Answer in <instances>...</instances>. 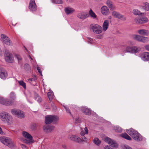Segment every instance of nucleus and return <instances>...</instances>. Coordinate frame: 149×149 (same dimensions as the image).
<instances>
[{
  "instance_id": "obj_50",
  "label": "nucleus",
  "mask_w": 149,
  "mask_h": 149,
  "mask_svg": "<svg viewBox=\"0 0 149 149\" xmlns=\"http://www.w3.org/2000/svg\"><path fill=\"white\" fill-rule=\"evenodd\" d=\"M85 132V134H87L88 133V128L87 127H85L84 128V130Z\"/></svg>"
},
{
  "instance_id": "obj_45",
  "label": "nucleus",
  "mask_w": 149,
  "mask_h": 149,
  "mask_svg": "<svg viewBox=\"0 0 149 149\" xmlns=\"http://www.w3.org/2000/svg\"><path fill=\"white\" fill-rule=\"evenodd\" d=\"M81 122L80 119L79 118H76L75 120V122L76 123H80Z\"/></svg>"
},
{
  "instance_id": "obj_21",
  "label": "nucleus",
  "mask_w": 149,
  "mask_h": 149,
  "mask_svg": "<svg viewBox=\"0 0 149 149\" xmlns=\"http://www.w3.org/2000/svg\"><path fill=\"white\" fill-rule=\"evenodd\" d=\"M138 33L141 35L148 36L149 35V31L145 29H140L138 31Z\"/></svg>"
},
{
  "instance_id": "obj_34",
  "label": "nucleus",
  "mask_w": 149,
  "mask_h": 149,
  "mask_svg": "<svg viewBox=\"0 0 149 149\" xmlns=\"http://www.w3.org/2000/svg\"><path fill=\"white\" fill-rule=\"evenodd\" d=\"M142 36L138 35H134L133 36V38L138 41L141 42Z\"/></svg>"
},
{
  "instance_id": "obj_59",
  "label": "nucleus",
  "mask_w": 149,
  "mask_h": 149,
  "mask_svg": "<svg viewBox=\"0 0 149 149\" xmlns=\"http://www.w3.org/2000/svg\"><path fill=\"white\" fill-rule=\"evenodd\" d=\"M29 57L32 60H33V59L31 57V56L30 55L29 56Z\"/></svg>"
},
{
  "instance_id": "obj_5",
  "label": "nucleus",
  "mask_w": 149,
  "mask_h": 149,
  "mask_svg": "<svg viewBox=\"0 0 149 149\" xmlns=\"http://www.w3.org/2000/svg\"><path fill=\"white\" fill-rule=\"evenodd\" d=\"M59 120L58 116L54 115H48L45 117V123L49 124L52 122L57 121Z\"/></svg>"
},
{
  "instance_id": "obj_37",
  "label": "nucleus",
  "mask_w": 149,
  "mask_h": 149,
  "mask_svg": "<svg viewBox=\"0 0 149 149\" xmlns=\"http://www.w3.org/2000/svg\"><path fill=\"white\" fill-rule=\"evenodd\" d=\"M133 13L135 15H139L141 14V12L139 10L136 9L133 10Z\"/></svg>"
},
{
  "instance_id": "obj_24",
  "label": "nucleus",
  "mask_w": 149,
  "mask_h": 149,
  "mask_svg": "<svg viewBox=\"0 0 149 149\" xmlns=\"http://www.w3.org/2000/svg\"><path fill=\"white\" fill-rule=\"evenodd\" d=\"M64 10L65 13L67 15L72 14L74 11V9L69 7L65 8Z\"/></svg>"
},
{
  "instance_id": "obj_33",
  "label": "nucleus",
  "mask_w": 149,
  "mask_h": 149,
  "mask_svg": "<svg viewBox=\"0 0 149 149\" xmlns=\"http://www.w3.org/2000/svg\"><path fill=\"white\" fill-rule=\"evenodd\" d=\"M47 95L49 100V102H50L54 97L53 93L52 92H49L47 93Z\"/></svg>"
},
{
  "instance_id": "obj_2",
  "label": "nucleus",
  "mask_w": 149,
  "mask_h": 149,
  "mask_svg": "<svg viewBox=\"0 0 149 149\" xmlns=\"http://www.w3.org/2000/svg\"><path fill=\"white\" fill-rule=\"evenodd\" d=\"M127 132L135 141H140L142 139L141 136L132 128L127 130Z\"/></svg>"
},
{
  "instance_id": "obj_48",
  "label": "nucleus",
  "mask_w": 149,
  "mask_h": 149,
  "mask_svg": "<svg viewBox=\"0 0 149 149\" xmlns=\"http://www.w3.org/2000/svg\"><path fill=\"white\" fill-rule=\"evenodd\" d=\"M144 47L146 50L149 52V44L145 45Z\"/></svg>"
},
{
  "instance_id": "obj_15",
  "label": "nucleus",
  "mask_w": 149,
  "mask_h": 149,
  "mask_svg": "<svg viewBox=\"0 0 149 149\" xmlns=\"http://www.w3.org/2000/svg\"><path fill=\"white\" fill-rule=\"evenodd\" d=\"M29 8L31 11H35L37 9V6L34 0H31Z\"/></svg>"
},
{
  "instance_id": "obj_3",
  "label": "nucleus",
  "mask_w": 149,
  "mask_h": 149,
  "mask_svg": "<svg viewBox=\"0 0 149 149\" xmlns=\"http://www.w3.org/2000/svg\"><path fill=\"white\" fill-rule=\"evenodd\" d=\"M0 141L11 148H13L14 147V145L11 139L7 137L4 136L0 137Z\"/></svg>"
},
{
  "instance_id": "obj_8",
  "label": "nucleus",
  "mask_w": 149,
  "mask_h": 149,
  "mask_svg": "<svg viewBox=\"0 0 149 149\" xmlns=\"http://www.w3.org/2000/svg\"><path fill=\"white\" fill-rule=\"evenodd\" d=\"M6 61L9 63H12L14 60L12 55L8 51L6 50L4 54Z\"/></svg>"
},
{
  "instance_id": "obj_60",
  "label": "nucleus",
  "mask_w": 149,
  "mask_h": 149,
  "mask_svg": "<svg viewBox=\"0 0 149 149\" xmlns=\"http://www.w3.org/2000/svg\"><path fill=\"white\" fill-rule=\"evenodd\" d=\"M103 123H106L107 122V121H106L105 120H103Z\"/></svg>"
},
{
  "instance_id": "obj_26",
  "label": "nucleus",
  "mask_w": 149,
  "mask_h": 149,
  "mask_svg": "<svg viewBox=\"0 0 149 149\" xmlns=\"http://www.w3.org/2000/svg\"><path fill=\"white\" fill-rule=\"evenodd\" d=\"M106 4L111 10H113L115 9V7L113 5L112 2L111 1L107 0L106 2Z\"/></svg>"
},
{
  "instance_id": "obj_44",
  "label": "nucleus",
  "mask_w": 149,
  "mask_h": 149,
  "mask_svg": "<svg viewBox=\"0 0 149 149\" xmlns=\"http://www.w3.org/2000/svg\"><path fill=\"white\" fill-rule=\"evenodd\" d=\"M122 149H132V148L128 146L125 145L122 147Z\"/></svg>"
},
{
  "instance_id": "obj_4",
  "label": "nucleus",
  "mask_w": 149,
  "mask_h": 149,
  "mask_svg": "<svg viewBox=\"0 0 149 149\" xmlns=\"http://www.w3.org/2000/svg\"><path fill=\"white\" fill-rule=\"evenodd\" d=\"M11 112L13 115L19 118H24L25 117L24 113L23 111L18 109H13Z\"/></svg>"
},
{
  "instance_id": "obj_22",
  "label": "nucleus",
  "mask_w": 149,
  "mask_h": 149,
  "mask_svg": "<svg viewBox=\"0 0 149 149\" xmlns=\"http://www.w3.org/2000/svg\"><path fill=\"white\" fill-rule=\"evenodd\" d=\"M141 50L140 47L136 46H132L131 53L135 54L139 52Z\"/></svg>"
},
{
  "instance_id": "obj_30",
  "label": "nucleus",
  "mask_w": 149,
  "mask_h": 149,
  "mask_svg": "<svg viewBox=\"0 0 149 149\" xmlns=\"http://www.w3.org/2000/svg\"><path fill=\"white\" fill-rule=\"evenodd\" d=\"M34 98L35 100H36L39 102H40L42 101L41 97L37 93L35 94Z\"/></svg>"
},
{
  "instance_id": "obj_10",
  "label": "nucleus",
  "mask_w": 149,
  "mask_h": 149,
  "mask_svg": "<svg viewBox=\"0 0 149 149\" xmlns=\"http://www.w3.org/2000/svg\"><path fill=\"white\" fill-rule=\"evenodd\" d=\"M22 134L25 138L28 139L29 140H26L25 142L27 144H30L33 142L32 141V136L28 132L25 131L22 132Z\"/></svg>"
},
{
  "instance_id": "obj_6",
  "label": "nucleus",
  "mask_w": 149,
  "mask_h": 149,
  "mask_svg": "<svg viewBox=\"0 0 149 149\" xmlns=\"http://www.w3.org/2000/svg\"><path fill=\"white\" fill-rule=\"evenodd\" d=\"M91 31L97 34L100 33L102 32V29L101 26L95 24H92L90 26Z\"/></svg>"
},
{
  "instance_id": "obj_23",
  "label": "nucleus",
  "mask_w": 149,
  "mask_h": 149,
  "mask_svg": "<svg viewBox=\"0 0 149 149\" xmlns=\"http://www.w3.org/2000/svg\"><path fill=\"white\" fill-rule=\"evenodd\" d=\"M88 15V17L89 16L91 18L93 19H97V15L92 9H90L89 11Z\"/></svg>"
},
{
  "instance_id": "obj_20",
  "label": "nucleus",
  "mask_w": 149,
  "mask_h": 149,
  "mask_svg": "<svg viewBox=\"0 0 149 149\" xmlns=\"http://www.w3.org/2000/svg\"><path fill=\"white\" fill-rule=\"evenodd\" d=\"M13 100H9L7 99H5L3 105L6 106H10L14 104Z\"/></svg>"
},
{
  "instance_id": "obj_40",
  "label": "nucleus",
  "mask_w": 149,
  "mask_h": 149,
  "mask_svg": "<svg viewBox=\"0 0 149 149\" xmlns=\"http://www.w3.org/2000/svg\"><path fill=\"white\" fill-rule=\"evenodd\" d=\"M88 141V139L85 136H84L81 138H80V140L79 141V143H81L83 142H87Z\"/></svg>"
},
{
  "instance_id": "obj_58",
  "label": "nucleus",
  "mask_w": 149,
  "mask_h": 149,
  "mask_svg": "<svg viewBox=\"0 0 149 149\" xmlns=\"http://www.w3.org/2000/svg\"><path fill=\"white\" fill-rule=\"evenodd\" d=\"M112 17L111 16H109L108 17V19L109 20H111V19Z\"/></svg>"
},
{
  "instance_id": "obj_17",
  "label": "nucleus",
  "mask_w": 149,
  "mask_h": 149,
  "mask_svg": "<svg viewBox=\"0 0 149 149\" xmlns=\"http://www.w3.org/2000/svg\"><path fill=\"white\" fill-rule=\"evenodd\" d=\"M77 17L81 19L84 20L88 17V15L85 13L80 12L77 14Z\"/></svg>"
},
{
  "instance_id": "obj_27",
  "label": "nucleus",
  "mask_w": 149,
  "mask_h": 149,
  "mask_svg": "<svg viewBox=\"0 0 149 149\" xmlns=\"http://www.w3.org/2000/svg\"><path fill=\"white\" fill-rule=\"evenodd\" d=\"M110 13V11L108 8L105 6H103V15H108Z\"/></svg>"
},
{
  "instance_id": "obj_31",
  "label": "nucleus",
  "mask_w": 149,
  "mask_h": 149,
  "mask_svg": "<svg viewBox=\"0 0 149 149\" xmlns=\"http://www.w3.org/2000/svg\"><path fill=\"white\" fill-rule=\"evenodd\" d=\"M10 100H13L14 102V103L15 100L16 99V97L15 94L14 92H12L10 93Z\"/></svg>"
},
{
  "instance_id": "obj_64",
  "label": "nucleus",
  "mask_w": 149,
  "mask_h": 149,
  "mask_svg": "<svg viewBox=\"0 0 149 149\" xmlns=\"http://www.w3.org/2000/svg\"><path fill=\"white\" fill-rule=\"evenodd\" d=\"M25 49H26V48L25 47Z\"/></svg>"
},
{
  "instance_id": "obj_55",
  "label": "nucleus",
  "mask_w": 149,
  "mask_h": 149,
  "mask_svg": "<svg viewBox=\"0 0 149 149\" xmlns=\"http://www.w3.org/2000/svg\"><path fill=\"white\" fill-rule=\"evenodd\" d=\"M21 147L23 149H26V146H24V145L23 144H21Z\"/></svg>"
},
{
  "instance_id": "obj_36",
  "label": "nucleus",
  "mask_w": 149,
  "mask_h": 149,
  "mask_svg": "<svg viewBox=\"0 0 149 149\" xmlns=\"http://www.w3.org/2000/svg\"><path fill=\"white\" fill-rule=\"evenodd\" d=\"M148 41V38L142 36L141 42L143 43L147 42Z\"/></svg>"
},
{
  "instance_id": "obj_49",
  "label": "nucleus",
  "mask_w": 149,
  "mask_h": 149,
  "mask_svg": "<svg viewBox=\"0 0 149 149\" xmlns=\"http://www.w3.org/2000/svg\"><path fill=\"white\" fill-rule=\"evenodd\" d=\"M64 108H65V109L66 112L67 113H69L71 115V113L70 110H69V108H67V107H64Z\"/></svg>"
},
{
  "instance_id": "obj_25",
  "label": "nucleus",
  "mask_w": 149,
  "mask_h": 149,
  "mask_svg": "<svg viewBox=\"0 0 149 149\" xmlns=\"http://www.w3.org/2000/svg\"><path fill=\"white\" fill-rule=\"evenodd\" d=\"M109 25V21L108 20H104L103 23V31H105L108 29Z\"/></svg>"
},
{
  "instance_id": "obj_9",
  "label": "nucleus",
  "mask_w": 149,
  "mask_h": 149,
  "mask_svg": "<svg viewBox=\"0 0 149 149\" xmlns=\"http://www.w3.org/2000/svg\"><path fill=\"white\" fill-rule=\"evenodd\" d=\"M112 15L114 17L121 19L123 21H125L126 19V17L119 12L116 11H113L112 13Z\"/></svg>"
},
{
  "instance_id": "obj_63",
  "label": "nucleus",
  "mask_w": 149,
  "mask_h": 149,
  "mask_svg": "<svg viewBox=\"0 0 149 149\" xmlns=\"http://www.w3.org/2000/svg\"><path fill=\"white\" fill-rule=\"evenodd\" d=\"M2 52L1 50V49H0V54L1 55L2 54Z\"/></svg>"
},
{
  "instance_id": "obj_62",
  "label": "nucleus",
  "mask_w": 149,
  "mask_h": 149,
  "mask_svg": "<svg viewBox=\"0 0 149 149\" xmlns=\"http://www.w3.org/2000/svg\"><path fill=\"white\" fill-rule=\"evenodd\" d=\"M101 12L102 13V7L101 8Z\"/></svg>"
},
{
  "instance_id": "obj_12",
  "label": "nucleus",
  "mask_w": 149,
  "mask_h": 149,
  "mask_svg": "<svg viewBox=\"0 0 149 149\" xmlns=\"http://www.w3.org/2000/svg\"><path fill=\"white\" fill-rule=\"evenodd\" d=\"M148 18L145 17L136 18L134 19L135 22L137 24L145 23L148 22Z\"/></svg>"
},
{
  "instance_id": "obj_39",
  "label": "nucleus",
  "mask_w": 149,
  "mask_h": 149,
  "mask_svg": "<svg viewBox=\"0 0 149 149\" xmlns=\"http://www.w3.org/2000/svg\"><path fill=\"white\" fill-rule=\"evenodd\" d=\"M19 84L23 87L25 89L26 88V84L22 81H18Z\"/></svg>"
},
{
  "instance_id": "obj_7",
  "label": "nucleus",
  "mask_w": 149,
  "mask_h": 149,
  "mask_svg": "<svg viewBox=\"0 0 149 149\" xmlns=\"http://www.w3.org/2000/svg\"><path fill=\"white\" fill-rule=\"evenodd\" d=\"M1 40L4 44L8 46L13 45L12 41L7 36L3 34H1Z\"/></svg>"
},
{
  "instance_id": "obj_47",
  "label": "nucleus",
  "mask_w": 149,
  "mask_h": 149,
  "mask_svg": "<svg viewBox=\"0 0 149 149\" xmlns=\"http://www.w3.org/2000/svg\"><path fill=\"white\" fill-rule=\"evenodd\" d=\"M5 99L0 97V103L3 104Z\"/></svg>"
},
{
  "instance_id": "obj_52",
  "label": "nucleus",
  "mask_w": 149,
  "mask_h": 149,
  "mask_svg": "<svg viewBox=\"0 0 149 149\" xmlns=\"http://www.w3.org/2000/svg\"><path fill=\"white\" fill-rule=\"evenodd\" d=\"M85 134H85V132L84 130H83L81 132L80 135L81 136H84Z\"/></svg>"
},
{
  "instance_id": "obj_61",
  "label": "nucleus",
  "mask_w": 149,
  "mask_h": 149,
  "mask_svg": "<svg viewBox=\"0 0 149 149\" xmlns=\"http://www.w3.org/2000/svg\"><path fill=\"white\" fill-rule=\"evenodd\" d=\"M2 130L1 128L0 127V134H1L2 132Z\"/></svg>"
},
{
  "instance_id": "obj_46",
  "label": "nucleus",
  "mask_w": 149,
  "mask_h": 149,
  "mask_svg": "<svg viewBox=\"0 0 149 149\" xmlns=\"http://www.w3.org/2000/svg\"><path fill=\"white\" fill-rule=\"evenodd\" d=\"M116 131L118 132H120L122 131V128L119 127H117L116 129Z\"/></svg>"
},
{
  "instance_id": "obj_53",
  "label": "nucleus",
  "mask_w": 149,
  "mask_h": 149,
  "mask_svg": "<svg viewBox=\"0 0 149 149\" xmlns=\"http://www.w3.org/2000/svg\"><path fill=\"white\" fill-rule=\"evenodd\" d=\"M104 149H113L110 146H107L105 147Z\"/></svg>"
},
{
  "instance_id": "obj_11",
  "label": "nucleus",
  "mask_w": 149,
  "mask_h": 149,
  "mask_svg": "<svg viewBox=\"0 0 149 149\" xmlns=\"http://www.w3.org/2000/svg\"><path fill=\"white\" fill-rule=\"evenodd\" d=\"M139 56L144 61H149V52H144L139 54Z\"/></svg>"
},
{
  "instance_id": "obj_56",
  "label": "nucleus",
  "mask_w": 149,
  "mask_h": 149,
  "mask_svg": "<svg viewBox=\"0 0 149 149\" xmlns=\"http://www.w3.org/2000/svg\"><path fill=\"white\" fill-rule=\"evenodd\" d=\"M33 80V79H29L28 80L29 82L32 81Z\"/></svg>"
},
{
  "instance_id": "obj_35",
  "label": "nucleus",
  "mask_w": 149,
  "mask_h": 149,
  "mask_svg": "<svg viewBox=\"0 0 149 149\" xmlns=\"http://www.w3.org/2000/svg\"><path fill=\"white\" fill-rule=\"evenodd\" d=\"M121 136L127 139V140H131V138L126 133H125V134H122L121 135Z\"/></svg>"
},
{
  "instance_id": "obj_54",
  "label": "nucleus",
  "mask_w": 149,
  "mask_h": 149,
  "mask_svg": "<svg viewBox=\"0 0 149 149\" xmlns=\"http://www.w3.org/2000/svg\"><path fill=\"white\" fill-rule=\"evenodd\" d=\"M96 36V38H101L102 37V36L101 34L97 35Z\"/></svg>"
},
{
  "instance_id": "obj_43",
  "label": "nucleus",
  "mask_w": 149,
  "mask_h": 149,
  "mask_svg": "<svg viewBox=\"0 0 149 149\" xmlns=\"http://www.w3.org/2000/svg\"><path fill=\"white\" fill-rule=\"evenodd\" d=\"M24 68L26 70H29L30 69V67L28 64H25L24 65Z\"/></svg>"
},
{
  "instance_id": "obj_28",
  "label": "nucleus",
  "mask_w": 149,
  "mask_h": 149,
  "mask_svg": "<svg viewBox=\"0 0 149 149\" xmlns=\"http://www.w3.org/2000/svg\"><path fill=\"white\" fill-rule=\"evenodd\" d=\"M93 142L95 145L97 146H99L101 143V141L97 137L94 138Z\"/></svg>"
},
{
  "instance_id": "obj_18",
  "label": "nucleus",
  "mask_w": 149,
  "mask_h": 149,
  "mask_svg": "<svg viewBox=\"0 0 149 149\" xmlns=\"http://www.w3.org/2000/svg\"><path fill=\"white\" fill-rule=\"evenodd\" d=\"M54 128L53 126L45 125L43 126V129L45 132L49 133L52 131L54 130Z\"/></svg>"
},
{
  "instance_id": "obj_1",
  "label": "nucleus",
  "mask_w": 149,
  "mask_h": 149,
  "mask_svg": "<svg viewBox=\"0 0 149 149\" xmlns=\"http://www.w3.org/2000/svg\"><path fill=\"white\" fill-rule=\"evenodd\" d=\"M0 119L8 125H11L13 123V117L6 112H3L0 114Z\"/></svg>"
},
{
  "instance_id": "obj_38",
  "label": "nucleus",
  "mask_w": 149,
  "mask_h": 149,
  "mask_svg": "<svg viewBox=\"0 0 149 149\" xmlns=\"http://www.w3.org/2000/svg\"><path fill=\"white\" fill-rule=\"evenodd\" d=\"M52 1L53 3L57 4H61L63 3L62 0H52Z\"/></svg>"
},
{
  "instance_id": "obj_29",
  "label": "nucleus",
  "mask_w": 149,
  "mask_h": 149,
  "mask_svg": "<svg viewBox=\"0 0 149 149\" xmlns=\"http://www.w3.org/2000/svg\"><path fill=\"white\" fill-rule=\"evenodd\" d=\"M142 8L146 11L149 10V3L147 2L145 3L142 6Z\"/></svg>"
},
{
  "instance_id": "obj_14",
  "label": "nucleus",
  "mask_w": 149,
  "mask_h": 149,
  "mask_svg": "<svg viewBox=\"0 0 149 149\" xmlns=\"http://www.w3.org/2000/svg\"><path fill=\"white\" fill-rule=\"evenodd\" d=\"M68 139L70 141L79 143L80 138L78 136L74 134H71L68 135Z\"/></svg>"
},
{
  "instance_id": "obj_32",
  "label": "nucleus",
  "mask_w": 149,
  "mask_h": 149,
  "mask_svg": "<svg viewBox=\"0 0 149 149\" xmlns=\"http://www.w3.org/2000/svg\"><path fill=\"white\" fill-rule=\"evenodd\" d=\"M132 49V46H128L125 48V49L124 50L125 52L131 53Z\"/></svg>"
},
{
  "instance_id": "obj_51",
  "label": "nucleus",
  "mask_w": 149,
  "mask_h": 149,
  "mask_svg": "<svg viewBox=\"0 0 149 149\" xmlns=\"http://www.w3.org/2000/svg\"><path fill=\"white\" fill-rule=\"evenodd\" d=\"M37 70H38L39 73L40 74V75L42 76V71L40 70L39 67H37Z\"/></svg>"
},
{
  "instance_id": "obj_41",
  "label": "nucleus",
  "mask_w": 149,
  "mask_h": 149,
  "mask_svg": "<svg viewBox=\"0 0 149 149\" xmlns=\"http://www.w3.org/2000/svg\"><path fill=\"white\" fill-rule=\"evenodd\" d=\"M127 44L129 46H132L135 44V43L132 40H129L127 42Z\"/></svg>"
},
{
  "instance_id": "obj_13",
  "label": "nucleus",
  "mask_w": 149,
  "mask_h": 149,
  "mask_svg": "<svg viewBox=\"0 0 149 149\" xmlns=\"http://www.w3.org/2000/svg\"><path fill=\"white\" fill-rule=\"evenodd\" d=\"M104 141L113 147L116 148L118 146V145L114 140L108 137L105 138Z\"/></svg>"
},
{
  "instance_id": "obj_19",
  "label": "nucleus",
  "mask_w": 149,
  "mask_h": 149,
  "mask_svg": "<svg viewBox=\"0 0 149 149\" xmlns=\"http://www.w3.org/2000/svg\"><path fill=\"white\" fill-rule=\"evenodd\" d=\"M81 110L82 111L87 115H90L91 114V111L86 107L82 106L81 107Z\"/></svg>"
},
{
  "instance_id": "obj_42",
  "label": "nucleus",
  "mask_w": 149,
  "mask_h": 149,
  "mask_svg": "<svg viewBox=\"0 0 149 149\" xmlns=\"http://www.w3.org/2000/svg\"><path fill=\"white\" fill-rule=\"evenodd\" d=\"M15 57L17 59L19 62H20L22 59L21 56L19 55L16 54L15 55Z\"/></svg>"
},
{
  "instance_id": "obj_57",
  "label": "nucleus",
  "mask_w": 149,
  "mask_h": 149,
  "mask_svg": "<svg viewBox=\"0 0 149 149\" xmlns=\"http://www.w3.org/2000/svg\"><path fill=\"white\" fill-rule=\"evenodd\" d=\"M72 0H66V1L68 2H70L72 1Z\"/></svg>"
},
{
  "instance_id": "obj_16",
  "label": "nucleus",
  "mask_w": 149,
  "mask_h": 149,
  "mask_svg": "<svg viewBox=\"0 0 149 149\" xmlns=\"http://www.w3.org/2000/svg\"><path fill=\"white\" fill-rule=\"evenodd\" d=\"M7 76V72L1 67H0V77L2 79H4Z\"/></svg>"
}]
</instances>
